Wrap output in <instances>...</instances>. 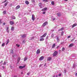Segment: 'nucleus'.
<instances>
[{
    "mask_svg": "<svg viewBox=\"0 0 77 77\" xmlns=\"http://www.w3.org/2000/svg\"><path fill=\"white\" fill-rule=\"evenodd\" d=\"M62 50L63 51H64V50H65V48H62Z\"/></svg>",
    "mask_w": 77,
    "mask_h": 77,
    "instance_id": "32",
    "label": "nucleus"
},
{
    "mask_svg": "<svg viewBox=\"0 0 77 77\" xmlns=\"http://www.w3.org/2000/svg\"><path fill=\"white\" fill-rule=\"evenodd\" d=\"M16 45H17V47H20V45H18V44H16Z\"/></svg>",
    "mask_w": 77,
    "mask_h": 77,
    "instance_id": "41",
    "label": "nucleus"
},
{
    "mask_svg": "<svg viewBox=\"0 0 77 77\" xmlns=\"http://www.w3.org/2000/svg\"><path fill=\"white\" fill-rule=\"evenodd\" d=\"M57 55V52L55 51L53 54V56L55 57Z\"/></svg>",
    "mask_w": 77,
    "mask_h": 77,
    "instance_id": "1",
    "label": "nucleus"
},
{
    "mask_svg": "<svg viewBox=\"0 0 77 77\" xmlns=\"http://www.w3.org/2000/svg\"><path fill=\"white\" fill-rule=\"evenodd\" d=\"M64 29V28H62L61 29H60L58 30V31L59 32L60 31H61L62 30H63Z\"/></svg>",
    "mask_w": 77,
    "mask_h": 77,
    "instance_id": "14",
    "label": "nucleus"
},
{
    "mask_svg": "<svg viewBox=\"0 0 77 77\" xmlns=\"http://www.w3.org/2000/svg\"><path fill=\"white\" fill-rule=\"evenodd\" d=\"M74 39H75V38H74L71 40V42H72Z\"/></svg>",
    "mask_w": 77,
    "mask_h": 77,
    "instance_id": "40",
    "label": "nucleus"
},
{
    "mask_svg": "<svg viewBox=\"0 0 77 77\" xmlns=\"http://www.w3.org/2000/svg\"><path fill=\"white\" fill-rule=\"evenodd\" d=\"M56 20V19L55 18H54L53 19V21H54Z\"/></svg>",
    "mask_w": 77,
    "mask_h": 77,
    "instance_id": "52",
    "label": "nucleus"
},
{
    "mask_svg": "<svg viewBox=\"0 0 77 77\" xmlns=\"http://www.w3.org/2000/svg\"><path fill=\"white\" fill-rule=\"evenodd\" d=\"M41 53V51H40V49H38L37 51L36 54H39V53Z\"/></svg>",
    "mask_w": 77,
    "mask_h": 77,
    "instance_id": "5",
    "label": "nucleus"
},
{
    "mask_svg": "<svg viewBox=\"0 0 77 77\" xmlns=\"http://www.w3.org/2000/svg\"><path fill=\"white\" fill-rule=\"evenodd\" d=\"M38 5L39 7H40V8H42V3H39L38 4Z\"/></svg>",
    "mask_w": 77,
    "mask_h": 77,
    "instance_id": "6",
    "label": "nucleus"
},
{
    "mask_svg": "<svg viewBox=\"0 0 77 77\" xmlns=\"http://www.w3.org/2000/svg\"><path fill=\"white\" fill-rule=\"evenodd\" d=\"M43 1H44V2H48V1L47 0H42Z\"/></svg>",
    "mask_w": 77,
    "mask_h": 77,
    "instance_id": "39",
    "label": "nucleus"
},
{
    "mask_svg": "<svg viewBox=\"0 0 77 77\" xmlns=\"http://www.w3.org/2000/svg\"><path fill=\"white\" fill-rule=\"evenodd\" d=\"M14 77H17V76H14Z\"/></svg>",
    "mask_w": 77,
    "mask_h": 77,
    "instance_id": "63",
    "label": "nucleus"
},
{
    "mask_svg": "<svg viewBox=\"0 0 77 77\" xmlns=\"http://www.w3.org/2000/svg\"><path fill=\"white\" fill-rule=\"evenodd\" d=\"M51 4L52 5H54V1H52L51 2Z\"/></svg>",
    "mask_w": 77,
    "mask_h": 77,
    "instance_id": "28",
    "label": "nucleus"
},
{
    "mask_svg": "<svg viewBox=\"0 0 77 77\" xmlns=\"http://www.w3.org/2000/svg\"><path fill=\"white\" fill-rule=\"evenodd\" d=\"M73 66L74 68V67H75V65L74 64H73Z\"/></svg>",
    "mask_w": 77,
    "mask_h": 77,
    "instance_id": "56",
    "label": "nucleus"
},
{
    "mask_svg": "<svg viewBox=\"0 0 77 77\" xmlns=\"http://www.w3.org/2000/svg\"><path fill=\"white\" fill-rule=\"evenodd\" d=\"M75 75L76 76H77V73H75Z\"/></svg>",
    "mask_w": 77,
    "mask_h": 77,
    "instance_id": "57",
    "label": "nucleus"
},
{
    "mask_svg": "<svg viewBox=\"0 0 77 77\" xmlns=\"http://www.w3.org/2000/svg\"><path fill=\"white\" fill-rule=\"evenodd\" d=\"M0 77H2V74L0 73Z\"/></svg>",
    "mask_w": 77,
    "mask_h": 77,
    "instance_id": "55",
    "label": "nucleus"
},
{
    "mask_svg": "<svg viewBox=\"0 0 77 77\" xmlns=\"http://www.w3.org/2000/svg\"><path fill=\"white\" fill-rule=\"evenodd\" d=\"M51 57H49L47 59V60L48 61H50V60H51Z\"/></svg>",
    "mask_w": 77,
    "mask_h": 77,
    "instance_id": "11",
    "label": "nucleus"
},
{
    "mask_svg": "<svg viewBox=\"0 0 77 77\" xmlns=\"http://www.w3.org/2000/svg\"><path fill=\"white\" fill-rule=\"evenodd\" d=\"M44 38H41L40 39V41H44Z\"/></svg>",
    "mask_w": 77,
    "mask_h": 77,
    "instance_id": "27",
    "label": "nucleus"
},
{
    "mask_svg": "<svg viewBox=\"0 0 77 77\" xmlns=\"http://www.w3.org/2000/svg\"><path fill=\"white\" fill-rule=\"evenodd\" d=\"M25 66H20L19 67L20 69H22V68H23L25 67Z\"/></svg>",
    "mask_w": 77,
    "mask_h": 77,
    "instance_id": "9",
    "label": "nucleus"
},
{
    "mask_svg": "<svg viewBox=\"0 0 77 77\" xmlns=\"http://www.w3.org/2000/svg\"><path fill=\"white\" fill-rule=\"evenodd\" d=\"M6 11H4L3 12V14H6Z\"/></svg>",
    "mask_w": 77,
    "mask_h": 77,
    "instance_id": "34",
    "label": "nucleus"
},
{
    "mask_svg": "<svg viewBox=\"0 0 77 77\" xmlns=\"http://www.w3.org/2000/svg\"><path fill=\"white\" fill-rule=\"evenodd\" d=\"M9 27H7V29H6V30L8 32V33H9Z\"/></svg>",
    "mask_w": 77,
    "mask_h": 77,
    "instance_id": "21",
    "label": "nucleus"
},
{
    "mask_svg": "<svg viewBox=\"0 0 77 77\" xmlns=\"http://www.w3.org/2000/svg\"><path fill=\"white\" fill-rule=\"evenodd\" d=\"M3 63V61H2L1 62H0V63Z\"/></svg>",
    "mask_w": 77,
    "mask_h": 77,
    "instance_id": "59",
    "label": "nucleus"
},
{
    "mask_svg": "<svg viewBox=\"0 0 77 77\" xmlns=\"http://www.w3.org/2000/svg\"><path fill=\"white\" fill-rule=\"evenodd\" d=\"M48 39V36H47L46 37V39Z\"/></svg>",
    "mask_w": 77,
    "mask_h": 77,
    "instance_id": "46",
    "label": "nucleus"
},
{
    "mask_svg": "<svg viewBox=\"0 0 77 77\" xmlns=\"http://www.w3.org/2000/svg\"><path fill=\"white\" fill-rule=\"evenodd\" d=\"M29 74H30V72H28V73H27V75H29Z\"/></svg>",
    "mask_w": 77,
    "mask_h": 77,
    "instance_id": "50",
    "label": "nucleus"
},
{
    "mask_svg": "<svg viewBox=\"0 0 77 77\" xmlns=\"http://www.w3.org/2000/svg\"><path fill=\"white\" fill-rule=\"evenodd\" d=\"M25 3L26 4V5H29V2H28V1H26L25 2Z\"/></svg>",
    "mask_w": 77,
    "mask_h": 77,
    "instance_id": "24",
    "label": "nucleus"
},
{
    "mask_svg": "<svg viewBox=\"0 0 77 77\" xmlns=\"http://www.w3.org/2000/svg\"><path fill=\"white\" fill-rule=\"evenodd\" d=\"M11 53L12 54H13L14 53V51L12 50L11 51Z\"/></svg>",
    "mask_w": 77,
    "mask_h": 77,
    "instance_id": "30",
    "label": "nucleus"
},
{
    "mask_svg": "<svg viewBox=\"0 0 77 77\" xmlns=\"http://www.w3.org/2000/svg\"><path fill=\"white\" fill-rule=\"evenodd\" d=\"M61 75H62V74L61 73H60L58 75V76H59V77H60L61 76Z\"/></svg>",
    "mask_w": 77,
    "mask_h": 77,
    "instance_id": "35",
    "label": "nucleus"
},
{
    "mask_svg": "<svg viewBox=\"0 0 77 77\" xmlns=\"http://www.w3.org/2000/svg\"><path fill=\"white\" fill-rule=\"evenodd\" d=\"M5 24H6V23H3V25H5Z\"/></svg>",
    "mask_w": 77,
    "mask_h": 77,
    "instance_id": "60",
    "label": "nucleus"
},
{
    "mask_svg": "<svg viewBox=\"0 0 77 77\" xmlns=\"http://www.w3.org/2000/svg\"><path fill=\"white\" fill-rule=\"evenodd\" d=\"M32 20L33 21L35 20V15L34 14H32Z\"/></svg>",
    "mask_w": 77,
    "mask_h": 77,
    "instance_id": "4",
    "label": "nucleus"
},
{
    "mask_svg": "<svg viewBox=\"0 0 77 77\" xmlns=\"http://www.w3.org/2000/svg\"><path fill=\"white\" fill-rule=\"evenodd\" d=\"M45 14V12H43V13H42L43 14Z\"/></svg>",
    "mask_w": 77,
    "mask_h": 77,
    "instance_id": "47",
    "label": "nucleus"
},
{
    "mask_svg": "<svg viewBox=\"0 0 77 77\" xmlns=\"http://www.w3.org/2000/svg\"><path fill=\"white\" fill-rule=\"evenodd\" d=\"M64 71L65 73H66V70L64 69Z\"/></svg>",
    "mask_w": 77,
    "mask_h": 77,
    "instance_id": "45",
    "label": "nucleus"
},
{
    "mask_svg": "<svg viewBox=\"0 0 77 77\" xmlns=\"http://www.w3.org/2000/svg\"><path fill=\"white\" fill-rule=\"evenodd\" d=\"M5 44L4 43H3V44H2V47H4V46H5Z\"/></svg>",
    "mask_w": 77,
    "mask_h": 77,
    "instance_id": "31",
    "label": "nucleus"
},
{
    "mask_svg": "<svg viewBox=\"0 0 77 77\" xmlns=\"http://www.w3.org/2000/svg\"><path fill=\"white\" fill-rule=\"evenodd\" d=\"M42 66V65L41 64V65H40V67H41Z\"/></svg>",
    "mask_w": 77,
    "mask_h": 77,
    "instance_id": "51",
    "label": "nucleus"
},
{
    "mask_svg": "<svg viewBox=\"0 0 77 77\" xmlns=\"http://www.w3.org/2000/svg\"><path fill=\"white\" fill-rule=\"evenodd\" d=\"M20 8V6L19 5H17L16 7V9L17 10L19 8Z\"/></svg>",
    "mask_w": 77,
    "mask_h": 77,
    "instance_id": "8",
    "label": "nucleus"
},
{
    "mask_svg": "<svg viewBox=\"0 0 77 77\" xmlns=\"http://www.w3.org/2000/svg\"><path fill=\"white\" fill-rule=\"evenodd\" d=\"M57 41L58 42H59L60 40H59V37H57Z\"/></svg>",
    "mask_w": 77,
    "mask_h": 77,
    "instance_id": "15",
    "label": "nucleus"
},
{
    "mask_svg": "<svg viewBox=\"0 0 77 77\" xmlns=\"http://www.w3.org/2000/svg\"><path fill=\"white\" fill-rule=\"evenodd\" d=\"M20 60V57H19L17 59V63H18V62H19V61Z\"/></svg>",
    "mask_w": 77,
    "mask_h": 77,
    "instance_id": "26",
    "label": "nucleus"
},
{
    "mask_svg": "<svg viewBox=\"0 0 77 77\" xmlns=\"http://www.w3.org/2000/svg\"><path fill=\"white\" fill-rule=\"evenodd\" d=\"M10 24L11 25H13V24H14V23L12 21H10Z\"/></svg>",
    "mask_w": 77,
    "mask_h": 77,
    "instance_id": "16",
    "label": "nucleus"
},
{
    "mask_svg": "<svg viewBox=\"0 0 77 77\" xmlns=\"http://www.w3.org/2000/svg\"><path fill=\"white\" fill-rule=\"evenodd\" d=\"M44 59V57L43 56H42L39 59V60H43V59Z\"/></svg>",
    "mask_w": 77,
    "mask_h": 77,
    "instance_id": "7",
    "label": "nucleus"
},
{
    "mask_svg": "<svg viewBox=\"0 0 77 77\" xmlns=\"http://www.w3.org/2000/svg\"><path fill=\"white\" fill-rule=\"evenodd\" d=\"M46 35H47V33H45L44 35L41 36V38H44V37H45L46 36Z\"/></svg>",
    "mask_w": 77,
    "mask_h": 77,
    "instance_id": "3",
    "label": "nucleus"
},
{
    "mask_svg": "<svg viewBox=\"0 0 77 77\" xmlns=\"http://www.w3.org/2000/svg\"><path fill=\"white\" fill-rule=\"evenodd\" d=\"M64 1H66V2H67V1H68V0H64Z\"/></svg>",
    "mask_w": 77,
    "mask_h": 77,
    "instance_id": "61",
    "label": "nucleus"
},
{
    "mask_svg": "<svg viewBox=\"0 0 77 77\" xmlns=\"http://www.w3.org/2000/svg\"><path fill=\"white\" fill-rule=\"evenodd\" d=\"M13 57H15V56H14V55H13Z\"/></svg>",
    "mask_w": 77,
    "mask_h": 77,
    "instance_id": "64",
    "label": "nucleus"
},
{
    "mask_svg": "<svg viewBox=\"0 0 77 77\" xmlns=\"http://www.w3.org/2000/svg\"><path fill=\"white\" fill-rule=\"evenodd\" d=\"M46 66V63H45L44 64V66Z\"/></svg>",
    "mask_w": 77,
    "mask_h": 77,
    "instance_id": "58",
    "label": "nucleus"
},
{
    "mask_svg": "<svg viewBox=\"0 0 77 77\" xmlns=\"http://www.w3.org/2000/svg\"><path fill=\"white\" fill-rule=\"evenodd\" d=\"M74 45V44H70L69 45V47H72Z\"/></svg>",
    "mask_w": 77,
    "mask_h": 77,
    "instance_id": "19",
    "label": "nucleus"
},
{
    "mask_svg": "<svg viewBox=\"0 0 77 77\" xmlns=\"http://www.w3.org/2000/svg\"><path fill=\"white\" fill-rule=\"evenodd\" d=\"M31 1L32 3H35V0H32Z\"/></svg>",
    "mask_w": 77,
    "mask_h": 77,
    "instance_id": "33",
    "label": "nucleus"
},
{
    "mask_svg": "<svg viewBox=\"0 0 77 77\" xmlns=\"http://www.w3.org/2000/svg\"><path fill=\"white\" fill-rule=\"evenodd\" d=\"M47 24H48V22H45L42 25V27H45V26L47 25Z\"/></svg>",
    "mask_w": 77,
    "mask_h": 77,
    "instance_id": "2",
    "label": "nucleus"
},
{
    "mask_svg": "<svg viewBox=\"0 0 77 77\" xmlns=\"http://www.w3.org/2000/svg\"><path fill=\"white\" fill-rule=\"evenodd\" d=\"M11 18L13 20H15V17L14 16H12L11 17Z\"/></svg>",
    "mask_w": 77,
    "mask_h": 77,
    "instance_id": "20",
    "label": "nucleus"
},
{
    "mask_svg": "<svg viewBox=\"0 0 77 77\" xmlns=\"http://www.w3.org/2000/svg\"><path fill=\"white\" fill-rule=\"evenodd\" d=\"M69 11H71V8H70V9H69Z\"/></svg>",
    "mask_w": 77,
    "mask_h": 77,
    "instance_id": "53",
    "label": "nucleus"
},
{
    "mask_svg": "<svg viewBox=\"0 0 77 77\" xmlns=\"http://www.w3.org/2000/svg\"><path fill=\"white\" fill-rule=\"evenodd\" d=\"M57 15L58 16V17H60V13H58L57 14Z\"/></svg>",
    "mask_w": 77,
    "mask_h": 77,
    "instance_id": "23",
    "label": "nucleus"
},
{
    "mask_svg": "<svg viewBox=\"0 0 77 77\" xmlns=\"http://www.w3.org/2000/svg\"><path fill=\"white\" fill-rule=\"evenodd\" d=\"M47 9V8H44L42 9V11H46Z\"/></svg>",
    "mask_w": 77,
    "mask_h": 77,
    "instance_id": "12",
    "label": "nucleus"
},
{
    "mask_svg": "<svg viewBox=\"0 0 77 77\" xmlns=\"http://www.w3.org/2000/svg\"><path fill=\"white\" fill-rule=\"evenodd\" d=\"M63 35V32H61V35L62 36Z\"/></svg>",
    "mask_w": 77,
    "mask_h": 77,
    "instance_id": "37",
    "label": "nucleus"
},
{
    "mask_svg": "<svg viewBox=\"0 0 77 77\" xmlns=\"http://www.w3.org/2000/svg\"><path fill=\"white\" fill-rule=\"evenodd\" d=\"M27 60V58L26 57H25V58H24V61H26V60Z\"/></svg>",
    "mask_w": 77,
    "mask_h": 77,
    "instance_id": "29",
    "label": "nucleus"
},
{
    "mask_svg": "<svg viewBox=\"0 0 77 77\" xmlns=\"http://www.w3.org/2000/svg\"><path fill=\"white\" fill-rule=\"evenodd\" d=\"M11 30L12 31H13L14 30V26L12 27Z\"/></svg>",
    "mask_w": 77,
    "mask_h": 77,
    "instance_id": "25",
    "label": "nucleus"
},
{
    "mask_svg": "<svg viewBox=\"0 0 77 77\" xmlns=\"http://www.w3.org/2000/svg\"><path fill=\"white\" fill-rule=\"evenodd\" d=\"M33 39H34V37H33L29 38V39L30 40H32Z\"/></svg>",
    "mask_w": 77,
    "mask_h": 77,
    "instance_id": "22",
    "label": "nucleus"
},
{
    "mask_svg": "<svg viewBox=\"0 0 77 77\" xmlns=\"http://www.w3.org/2000/svg\"><path fill=\"white\" fill-rule=\"evenodd\" d=\"M9 39H8L6 41V45H8V43H9Z\"/></svg>",
    "mask_w": 77,
    "mask_h": 77,
    "instance_id": "13",
    "label": "nucleus"
},
{
    "mask_svg": "<svg viewBox=\"0 0 77 77\" xmlns=\"http://www.w3.org/2000/svg\"><path fill=\"white\" fill-rule=\"evenodd\" d=\"M7 0H5V1L4 2V3H5V2H6Z\"/></svg>",
    "mask_w": 77,
    "mask_h": 77,
    "instance_id": "49",
    "label": "nucleus"
},
{
    "mask_svg": "<svg viewBox=\"0 0 77 77\" xmlns=\"http://www.w3.org/2000/svg\"><path fill=\"white\" fill-rule=\"evenodd\" d=\"M8 5V3H6L5 4V6H6Z\"/></svg>",
    "mask_w": 77,
    "mask_h": 77,
    "instance_id": "38",
    "label": "nucleus"
},
{
    "mask_svg": "<svg viewBox=\"0 0 77 77\" xmlns=\"http://www.w3.org/2000/svg\"><path fill=\"white\" fill-rule=\"evenodd\" d=\"M55 46H56V44H54L52 46V48H53L54 47H55Z\"/></svg>",
    "mask_w": 77,
    "mask_h": 77,
    "instance_id": "18",
    "label": "nucleus"
},
{
    "mask_svg": "<svg viewBox=\"0 0 77 77\" xmlns=\"http://www.w3.org/2000/svg\"><path fill=\"white\" fill-rule=\"evenodd\" d=\"M77 26V24L76 23H74L73 25L72 26V28H74V27H75V26Z\"/></svg>",
    "mask_w": 77,
    "mask_h": 77,
    "instance_id": "10",
    "label": "nucleus"
},
{
    "mask_svg": "<svg viewBox=\"0 0 77 77\" xmlns=\"http://www.w3.org/2000/svg\"><path fill=\"white\" fill-rule=\"evenodd\" d=\"M59 48V46H57V48Z\"/></svg>",
    "mask_w": 77,
    "mask_h": 77,
    "instance_id": "54",
    "label": "nucleus"
},
{
    "mask_svg": "<svg viewBox=\"0 0 77 77\" xmlns=\"http://www.w3.org/2000/svg\"><path fill=\"white\" fill-rule=\"evenodd\" d=\"M58 77V75H57L56 76V77H55V75H54L53 76V77Z\"/></svg>",
    "mask_w": 77,
    "mask_h": 77,
    "instance_id": "44",
    "label": "nucleus"
},
{
    "mask_svg": "<svg viewBox=\"0 0 77 77\" xmlns=\"http://www.w3.org/2000/svg\"><path fill=\"white\" fill-rule=\"evenodd\" d=\"M70 37H71V35H69V36H68L67 38H70Z\"/></svg>",
    "mask_w": 77,
    "mask_h": 77,
    "instance_id": "48",
    "label": "nucleus"
},
{
    "mask_svg": "<svg viewBox=\"0 0 77 77\" xmlns=\"http://www.w3.org/2000/svg\"><path fill=\"white\" fill-rule=\"evenodd\" d=\"M6 64V62H4V63H3V65H5Z\"/></svg>",
    "mask_w": 77,
    "mask_h": 77,
    "instance_id": "36",
    "label": "nucleus"
},
{
    "mask_svg": "<svg viewBox=\"0 0 77 77\" xmlns=\"http://www.w3.org/2000/svg\"><path fill=\"white\" fill-rule=\"evenodd\" d=\"M3 69L5 68V66H3Z\"/></svg>",
    "mask_w": 77,
    "mask_h": 77,
    "instance_id": "62",
    "label": "nucleus"
},
{
    "mask_svg": "<svg viewBox=\"0 0 77 77\" xmlns=\"http://www.w3.org/2000/svg\"><path fill=\"white\" fill-rule=\"evenodd\" d=\"M51 37H52V38H53V37H54V34H52Z\"/></svg>",
    "mask_w": 77,
    "mask_h": 77,
    "instance_id": "43",
    "label": "nucleus"
},
{
    "mask_svg": "<svg viewBox=\"0 0 77 77\" xmlns=\"http://www.w3.org/2000/svg\"><path fill=\"white\" fill-rule=\"evenodd\" d=\"M27 36V35L26 34H24L22 36V38H26V36Z\"/></svg>",
    "mask_w": 77,
    "mask_h": 77,
    "instance_id": "17",
    "label": "nucleus"
},
{
    "mask_svg": "<svg viewBox=\"0 0 77 77\" xmlns=\"http://www.w3.org/2000/svg\"><path fill=\"white\" fill-rule=\"evenodd\" d=\"M25 42L26 41H25V40H23V44H24V43H25Z\"/></svg>",
    "mask_w": 77,
    "mask_h": 77,
    "instance_id": "42",
    "label": "nucleus"
}]
</instances>
